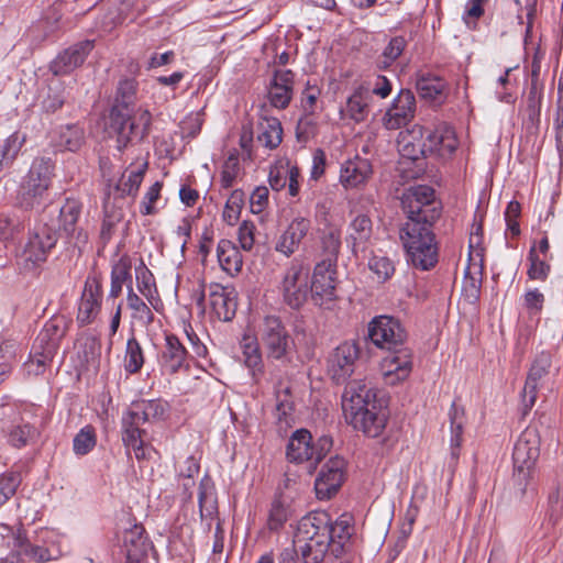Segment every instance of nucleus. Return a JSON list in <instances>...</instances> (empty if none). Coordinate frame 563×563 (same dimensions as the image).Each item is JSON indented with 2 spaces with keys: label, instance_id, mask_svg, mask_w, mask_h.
Here are the masks:
<instances>
[{
  "label": "nucleus",
  "instance_id": "29",
  "mask_svg": "<svg viewBox=\"0 0 563 563\" xmlns=\"http://www.w3.org/2000/svg\"><path fill=\"white\" fill-rule=\"evenodd\" d=\"M373 234V222L366 214L356 216L349 225L347 243L352 252H364Z\"/></svg>",
  "mask_w": 563,
  "mask_h": 563
},
{
  "label": "nucleus",
  "instance_id": "26",
  "mask_svg": "<svg viewBox=\"0 0 563 563\" xmlns=\"http://www.w3.org/2000/svg\"><path fill=\"white\" fill-rule=\"evenodd\" d=\"M372 175L368 159L355 156L345 161L340 169V183L345 188H356L367 181Z\"/></svg>",
  "mask_w": 563,
  "mask_h": 563
},
{
  "label": "nucleus",
  "instance_id": "8",
  "mask_svg": "<svg viewBox=\"0 0 563 563\" xmlns=\"http://www.w3.org/2000/svg\"><path fill=\"white\" fill-rule=\"evenodd\" d=\"M333 441L329 435H321L316 442L306 429L296 430L289 438L286 456L291 463H307L309 473H313L318 464L332 448Z\"/></svg>",
  "mask_w": 563,
  "mask_h": 563
},
{
  "label": "nucleus",
  "instance_id": "3",
  "mask_svg": "<svg viewBox=\"0 0 563 563\" xmlns=\"http://www.w3.org/2000/svg\"><path fill=\"white\" fill-rule=\"evenodd\" d=\"M342 409L345 420L369 438L379 437L386 427L387 412L377 400L375 390L363 380L346 384Z\"/></svg>",
  "mask_w": 563,
  "mask_h": 563
},
{
  "label": "nucleus",
  "instance_id": "42",
  "mask_svg": "<svg viewBox=\"0 0 563 563\" xmlns=\"http://www.w3.org/2000/svg\"><path fill=\"white\" fill-rule=\"evenodd\" d=\"M126 280H131V262L129 257L122 256L112 266L109 296L117 298L121 294L123 284Z\"/></svg>",
  "mask_w": 563,
  "mask_h": 563
},
{
  "label": "nucleus",
  "instance_id": "30",
  "mask_svg": "<svg viewBox=\"0 0 563 563\" xmlns=\"http://www.w3.org/2000/svg\"><path fill=\"white\" fill-rule=\"evenodd\" d=\"M398 150L404 157L416 161L420 156H427L426 140H422V128L413 126L411 130L400 132Z\"/></svg>",
  "mask_w": 563,
  "mask_h": 563
},
{
  "label": "nucleus",
  "instance_id": "18",
  "mask_svg": "<svg viewBox=\"0 0 563 563\" xmlns=\"http://www.w3.org/2000/svg\"><path fill=\"white\" fill-rule=\"evenodd\" d=\"M334 274L331 263L321 262L316 265L312 282L309 283V292L316 305L322 307L335 299Z\"/></svg>",
  "mask_w": 563,
  "mask_h": 563
},
{
  "label": "nucleus",
  "instance_id": "45",
  "mask_svg": "<svg viewBox=\"0 0 563 563\" xmlns=\"http://www.w3.org/2000/svg\"><path fill=\"white\" fill-rule=\"evenodd\" d=\"M321 249L325 256L322 262L333 263L336 261V257L341 247V231L336 228L330 227L327 230H323L321 236Z\"/></svg>",
  "mask_w": 563,
  "mask_h": 563
},
{
  "label": "nucleus",
  "instance_id": "63",
  "mask_svg": "<svg viewBox=\"0 0 563 563\" xmlns=\"http://www.w3.org/2000/svg\"><path fill=\"white\" fill-rule=\"evenodd\" d=\"M64 102V90L49 87L46 97L42 101V108L47 113H54L63 107Z\"/></svg>",
  "mask_w": 563,
  "mask_h": 563
},
{
  "label": "nucleus",
  "instance_id": "15",
  "mask_svg": "<svg viewBox=\"0 0 563 563\" xmlns=\"http://www.w3.org/2000/svg\"><path fill=\"white\" fill-rule=\"evenodd\" d=\"M539 454V438L536 430H525L517 440L512 452L514 465L518 474L526 478Z\"/></svg>",
  "mask_w": 563,
  "mask_h": 563
},
{
  "label": "nucleus",
  "instance_id": "54",
  "mask_svg": "<svg viewBox=\"0 0 563 563\" xmlns=\"http://www.w3.org/2000/svg\"><path fill=\"white\" fill-rule=\"evenodd\" d=\"M21 482L22 476L19 472H8L0 476V507L15 494Z\"/></svg>",
  "mask_w": 563,
  "mask_h": 563
},
{
  "label": "nucleus",
  "instance_id": "51",
  "mask_svg": "<svg viewBox=\"0 0 563 563\" xmlns=\"http://www.w3.org/2000/svg\"><path fill=\"white\" fill-rule=\"evenodd\" d=\"M141 423L136 422V419L132 418L128 412L122 418V441L130 453V448L140 445V442L143 441L142 434L144 430L141 429Z\"/></svg>",
  "mask_w": 563,
  "mask_h": 563
},
{
  "label": "nucleus",
  "instance_id": "1",
  "mask_svg": "<svg viewBox=\"0 0 563 563\" xmlns=\"http://www.w3.org/2000/svg\"><path fill=\"white\" fill-rule=\"evenodd\" d=\"M371 342L389 352L382 360L380 371L387 385L407 379L412 371V355L406 347L407 331L401 322L391 316H377L367 327Z\"/></svg>",
  "mask_w": 563,
  "mask_h": 563
},
{
  "label": "nucleus",
  "instance_id": "5",
  "mask_svg": "<svg viewBox=\"0 0 563 563\" xmlns=\"http://www.w3.org/2000/svg\"><path fill=\"white\" fill-rule=\"evenodd\" d=\"M399 239L406 252L407 262L420 271L432 269L439 261V249L432 225L405 222Z\"/></svg>",
  "mask_w": 563,
  "mask_h": 563
},
{
  "label": "nucleus",
  "instance_id": "36",
  "mask_svg": "<svg viewBox=\"0 0 563 563\" xmlns=\"http://www.w3.org/2000/svg\"><path fill=\"white\" fill-rule=\"evenodd\" d=\"M84 142V129L78 124H66L59 129L56 145L63 151L76 152Z\"/></svg>",
  "mask_w": 563,
  "mask_h": 563
},
{
  "label": "nucleus",
  "instance_id": "64",
  "mask_svg": "<svg viewBox=\"0 0 563 563\" xmlns=\"http://www.w3.org/2000/svg\"><path fill=\"white\" fill-rule=\"evenodd\" d=\"M269 190L265 186L256 187L250 197L251 211L255 214L262 213L268 206Z\"/></svg>",
  "mask_w": 563,
  "mask_h": 563
},
{
  "label": "nucleus",
  "instance_id": "6",
  "mask_svg": "<svg viewBox=\"0 0 563 563\" xmlns=\"http://www.w3.org/2000/svg\"><path fill=\"white\" fill-rule=\"evenodd\" d=\"M54 175L51 158H35L20 186L16 203L24 210H41L49 200V187Z\"/></svg>",
  "mask_w": 563,
  "mask_h": 563
},
{
  "label": "nucleus",
  "instance_id": "49",
  "mask_svg": "<svg viewBox=\"0 0 563 563\" xmlns=\"http://www.w3.org/2000/svg\"><path fill=\"white\" fill-rule=\"evenodd\" d=\"M146 169L147 163L145 162L139 168L130 170L128 174L124 173L117 186L118 190H120L123 196H135L143 181Z\"/></svg>",
  "mask_w": 563,
  "mask_h": 563
},
{
  "label": "nucleus",
  "instance_id": "16",
  "mask_svg": "<svg viewBox=\"0 0 563 563\" xmlns=\"http://www.w3.org/2000/svg\"><path fill=\"white\" fill-rule=\"evenodd\" d=\"M345 461L340 456L331 457L321 468L314 481L319 499H330L341 487L344 479Z\"/></svg>",
  "mask_w": 563,
  "mask_h": 563
},
{
  "label": "nucleus",
  "instance_id": "4",
  "mask_svg": "<svg viewBox=\"0 0 563 563\" xmlns=\"http://www.w3.org/2000/svg\"><path fill=\"white\" fill-rule=\"evenodd\" d=\"M327 525L324 510L311 511L299 520L295 544L303 563H322L329 552L332 554Z\"/></svg>",
  "mask_w": 563,
  "mask_h": 563
},
{
  "label": "nucleus",
  "instance_id": "32",
  "mask_svg": "<svg viewBox=\"0 0 563 563\" xmlns=\"http://www.w3.org/2000/svg\"><path fill=\"white\" fill-rule=\"evenodd\" d=\"M167 409V402L161 399L141 400L133 402L128 413L136 419V422L144 424L163 418Z\"/></svg>",
  "mask_w": 563,
  "mask_h": 563
},
{
  "label": "nucleus",
  "instance_id": "22",
  "mask_svg": "<svg viewBox=\"0 0 563 563\" xmlns=\"http://www.w3.org/2000/svg\"><path fill=\"white\" fill-rule=\"evenodd\" d=\"M189 354L179 339L174 334L165 336V345L159 357L162 369L167 374H176L189 368Z\"/></svg>",
  "mask_w": 563,
  "mask_h": 563
},
{
  "label": "nucleus",
  "instance_id": "43",
  "mask_svg": "<svg viewBox=\"0 0 563 563\" xmlns=\"http://www.w3.org/2000/svg\"><path fill=\"white\" fill-rule=\"evenodd\" d=\"M81 213V203L75 199H67L59 209V222L67 235L76 231V224Z\"/></svg>",
  "mask_w": 563,
  "mask_h": 563
},
{
  "label": "nucleus",
  "instance_id": "50",
  "mask_svg": "<svg viewBox=\"0 0 563 563\" xmlns=\"http://www.w3.org/2000/svg\"><path fill=\"white\" fill-rule=\"evenodd\" d=\"M37 435V430L27 422L13 424L8 432V441L14 448H23Z\"/></svg>",
  "mask_w": 563,
  "mask_h": 563
},
{
  "label": "nucleus",
  "instance_id": "27",
  "mask_svg": "<svg viewBox=\"0 0 563 563\" xmlns=\"http://www.w3.org/2000/svg\"><path fill=\"white\" fill-rule=\"evenodd\" d=\"M68 329V321L63 316H54L45 322L34 344L57 353L62 339Z\"/></svg>",
  "mask_w": 563,
  "mask_h": 563
},
{
  "label": "nucleus",
  "instance_id": "60",
  "mask_svg": "<svg viewBox=\"0 0 563 563\" xmlns=\"http://www.w3.org/2000/svg\"><path fill=\"white\" fill-rule=\"evenodd\" d=\"M162 187L163 184L161 181H155L145 192L143 200L140 205V212L143 216H151L157 212L155 203L161 197Z\"/></svg>",
  "mask_w": 563,
  "mask_h": 563
},
{
  "label": "nucleus",
  "instance_id": "33",
  "mask_svg": "<svg viewBox=\"0 0 563 563\" xmlns=\"http://www.w3.org/2000/svg\"><path fill=\"white\" fill-rule=\"evenodd\" d=\"M217 257L222 271L230 276H234L242 268V254L230 240L222 239L219 241L217 246Z\"/></svg>",
  "mask_w": 563,
  "mask_h": 563
},
{
  "label": "nucleus",
  "instance_id": "34",
  "mask_svg": "<svg viewBox=\"0 0 563 563\" xmlns=\"http://www.w3.org/2000/svg\"><path fill=\"white\" fill-rule=\"evenodd\" d=\"M26 142V135L20 132H13L2 143H0V173L4 168L13 165L19 153Z\"/></svg>",
  "mask_w": 563,
  "mask_h": 563
},
{
  "label": "nucleus",
  "instance_id": "58",
  "mask_svg": "<svg viewBox=\"0 0 563 563\" xmlns=\"http://www.w3.org/2000/svg\"><path fill=\"white\" fill-rule=\"evenodd\" d=\"M528 261L530 263L528 268L529 278L533 280H545L550 272V265L539 257L534 246L529 251Z\"/></svg>",
  "mask_w": 563,
  "mask_h": 563
},
{
  "label": "nucleus",
  "instance_id": "61",
  "mask_svg": "<svg viewBox=\"0 0 563 563\" xmlns=\"http://www.w3.org/2000/svg\"><path fill=\"white\" fill-rule=\"evenodd\" d=\"M0 534L2 537H12V548L16 552V556L24 555V550L31 545L23 530L18 529L16 532L7 525H0Z\"/></svg>",
  "mask_w": 563,
  "mask_h": 563
},
{
  "label": "nucleus",
  "instance_id": "11",
  "mask_svg": "<svg viewBox=\"0 0 563 563\" xmlns=\"http://www.w3.org/2000/svg\"><path fill=\"white\" fill-rule=\"evenodd\" d=\"M311 229L312 222L309 217L295 216L276 239L275 251L286 257L292 256L299 251L302 242L310 234Z\"/></svg>",
  "mask_w": 563,
  "mask_h": 563
},
{
  "label": "nucleus",
  "instance_id": "57",
  "mask_svg": "<svg viewBox=\"0 0 563 563\" xmlns=\"http://www.w3.org/2000/svg\"><path fill=\"white\" fill-rule=\"evenodd\" d=\"M198 504L201 518H211L217 510L212 489L203 481L199 485Z\"/></svg>",
  "mask_w": 563,
  "mask_h": 563
},
{
  "label": "nucleus",
  "instance_id": "55",
  "mask_svg": "<svg viewBox=\"0 0 563 563\" xmlns=\"http://www.w3.org/2000/svg\"><path fill=\"white\" fill-rule=\"evenodd\" d=\"M96 445V433L92 427L82 428L74 438V451L78 455L89 453Z\"/></svg>",
  "mask_w": 563,
  "mask_h": 563
},
{
  "label": "nucleus",
  "instance_id": "56",
  "mask_svg": "<svg viewBox=\"0 0 563 563\" xmlns=\"http://www.w3.org/2000/svg\"><path fill=\"white\" fill-rule=\"evenodd\" d=\"M289 511L287 507L282 503L280 499L273 500L268 518H267V527L271 531L279 530L285 522L288 520Z\"/></svg>",
  "mask_w": 563,
  "mask_h": 563
},
{
  "label": "nucleus",
  "instance_id": "46",
  "mask_svg": "<svg viewBox=\"0 0 563 563\" xmlns=\"http://www.w3.org/2000/svg\"><path fill=\"white\" fill-rule=\"evenodd\" d=\"M407 46V42L404 36H394L389 40L388 44L383 49L382 54L377 58L376 65L379 69H387L390 67L397 58L402 54Z\"/></svg>",
  "mask_w": 563,
  "mask_h": 563
},
{
  "label": "nucleus",
  "instance_id": "62",
  "mask_svg": "<svg viewBox=\"0 0 563 563\" xmlns=\"http://www.w3.org/2000/svg\"><path fill=\"white\" fill-rule=\"evenodd\" d=\"M240 170V163L238 157L231 155L228 157L223 165L221 173V186L225 189L233 186Z\"/></svg>",
  "mask_w": 563,
  "mask_h": 563
},
{
  "label": "nucleus",
  "instance_id": "40",
  "mask_svg": "<svg viewBox=\"0 0 563 563\" xmlns=\"http://www.w3.org/2000/svg\"><path fill=\"white\" fill-rule=\"evenodd\" d=\"M55 355L56 353L33 344L30 358L24 363V368L29 375H41L45 372L46 367L51 365Z\"/></svg>",
  "mask_w": 563,
  "mask_h": 563
},
{
  "label": "nucleus",
  "instance_id": "52",
  "mask_svg": "<svg viewBox=\"0 0 563 563\" xmlns=\"http://www.w3.org/2000/svg\"><path fill=\"white\" fill-rule=\"evenodd\" d=\"M244 199L245 194L241 189L233 190L229 196L223 210V220L228 224L233 225L239 220Z\"/></svg>",
  "mask_w": 563,
  "mask_h": 563
},
{
  "label": "nucleus",
  "instance_id": "59",
  "mask_svg": "<svg viewBox=\"0 0 563 563\" xmlns=\"http://www.w3.org/2000/svg\"><path fill=\"white\" fill-rule=\"evenodd\" d=\"M122 212L120 210H115L114 208L110 209L108 203L104 205V218L101 224L100 238L107 243L110 241L114 227L121 221Z\"/></svg>",
  "mask_w": 563,
  "mask_h": 563
},
{
  "label": "nucleus",
  "instance_id": "24",
  "mask_svg": "<svg viewBox=\"0 0 563 563\" xmlns=\"http://www.w3.org/2000/svg\"><path fill=\"white\" fill-rule=\"evenodd\" d=\"M93 48V41H82L74 44L60 53L53 63V71L56 75L68 74L79 67Z\"/></svg>",
  "mask_w": 563,
  "mask_h": 563
},
{
  "label": "nucleus",
  "instance_id": "10",
  "mask_svg": "<svg viewBox=\"0 0 563 563\" xmlns=\"http://www.w3.org/2000/svg\"><path fill=\"white\" fill-rule=\"evenodd\" d=\"M279 290L284 301L292 309L300 308L309 295V268L302 260L292 258L284 271Z\"/></svg>",
  "mask_w": 563,
  "mask_h": 563
},
{
  "label": "nucleus",
  "instance_id": "9",
  "mask_svg": "<svg viewBox=\"0 0 563 563\" xmlns=\"http://www.w3.org/2000/svg\"><path fill=\"white\" fill-rule=\"evenodd\" d=\"M400 200L402 210L408 218L406 222L433 225L440 218V203L435 200L434 190L430 186L410 187L404 191Z\"/></svg>",
  "mask_w": 563,
  "mask_h": 563
},
{
  "label": "nucleus",
  "instance_id": "48",
  "mask_svg": "<svg viewBox=\"0 0 563 563\" xmlns=\"http://www.w3.org/2000/svg\"><path fill=\"white\" fill-rule=\"evenodd\" d=\"M482 286V268L476 265H468L464 272L463 292L471 302L479 298Z\"/></svg>",
  "mask_w": 563,
  "mask_h": 563
},
{
  "label": "nucleus",
  "instance_id": "53",
  "mask_svg": "<svg viewBox=\"0 0 563 563\" xmlns=\"http://www.w3.org/2000/svg\"><path fill=\"white\" fill-rule=\"evenodd\" d=\"M368 268L379 283L389 280L395 274L393 261L386 256H373L368 261Z\"/></svg>",
  "mask_w": 563,
  "mask_h": 563
},
{
  "label": "nucleus",
  "instance_id": "19",
  "mask_svg": "<svg viewBox=\"0 0 563 563\" xmlns=\"http://www.w3.org/2000/svg\"><path fill=\"white\" fill-rule=\"evenodd\" d=\"M102 285L99 278L89 277L81 294L78 306L77 322L80 327L90 324L101 308Z\"/></svg>",
  "mask_w": 563,
  "mask_h": 563
},
{
  "label": "nucleus",
  "instance_id": "7",
  "mask_svg": "<svg viewBox=\"0 0 563 563\" xmlns=\"http://www.w3.org/2000/svg\"><path fill=\"white\" fill-rule=\"evenodd\" d=\"M258 339L268 361L290 363L296 343L280 317L267 314L258 324Z\"/></svg>",
  "mask_w": 563,
  "mask_h": 563
},
{
  "label": "nucleus",
  "instance_id": "31",
  "mask_svg": "<svg viewBox=\"0 0 563 563\" xmlns=\"http://www.w3.org/2000/svg\"><path fill=\"white\" fill-rule=\"evenodd\" d=\"M371 92L369 88L363 85L356 87L347 98L342 112L354 122H363L369 112Z\"/></svg>",
  "mask_w": 563,
  "mask_h": 563
},
{
  "label": "nucleus",
  "instance_id": "35",
  "mask_svg": "<svg viewBox=\"0 0 563 563\" xmlns=\"http://www.w3.org/2000/svg\"><path fill=\"white\" fill-rule=\"evenodd\" d=\"M283 140V128L276 118H265L258 124L257 142L266 148H276Z\"/></svg>",
  "mask_w": 563,
  "mask_h": 563
},
{
  "label": "nucleus",
  "instance_id": "41",
  "mask_svg": "<svg viewBox=\"0 0 563 563\" xmlns=\"http://www.w3.org/2000/svg\"><path fill=\"white\" fill-rule=\"evenodd\" d=\"M145 362L143 349L134 334L126 341L124 369L129 374L139 373Z\"/></svg>",
  "mask_w": 563,
  "mask_h": 563
},
{
  "label": "nucleus",
  "instance_id": "25",
  "mask_svg": "<svg viewBox=\"0 0 563 563\" xmlns=\"http://www.w3.org/2000/svg\"><path fill=\"white\" fill-rule=\"evenodd\" d=\"M209 303L219 320L231 321L235 316L236 302L233 290L220 284L210 285Z\"/></svg>",
  "mask_w": 563,
  "mask_h": 563
},
{
  "label": "nucleus",
  "instance_id": "20",
  "mask_svg": "<svg viewBox=\"0 0 563 563\" xmlns=\"http://www.w3.org/2000/svg\"><path fill=\"white\" fill-rule=\"evenodd\" d=\"M328 519V539L332 547V555L340 558L350 549L351 538L354 534L353 519L350 515L343 514L335 520H332L330 514L325 511Z\"/></svg>",
  "mask_w": 563,
  "mask_h": 563
},
{
  "label": "nucleus",
  "instance_id": "28",
  "mask_svg": "<svg viewBox=\"0 0 563 563\" xmlns=\"http://www.w3.org/2000/svg\"><path fill=\"white\" fill-rule=\"evenodd\" d=\"M241 349L244 364L250 369L252 379L255 383H258L261 376L264 374V362L258 335H243L241 340Z\"/></svg>",
  "mask_w": 563,
  "mask_h": 563
},
{
  "label": "nucleus",
  "instance_id": "38",
  "mask_svg": "<svg viewBox=\"0 0 563 563\" xmlns=\"http://www.w3.org/2000/svg\"><path fill=\"white\" fill-rule=\"evenodd\" d=\"M136 286L139 291L148 300L151 306L157 310L159 301L155 279L152 272L145 266L136 268Z\"/></svg>",
  "mask_w": 563,
  "mask_h": 563
},
{
  "label": "nucleus",
  "instance_id": "47",
  "mask_svg": "<svg viewBox=\"0 0 563 563\" xmlns=\"http://www.w3.org/2000/svg\"><path fill=\"white\" fill-rule=\"evenodd\" d=\"M128 307L132 310V318L142 325H150L154 321L151 308L129 287L126 296Z\"/></svg>",
  "mask_w": 563,
  "mask_h": 563
},
{
  "label": "nucleus",
  "instance_id": "37",
  "mask_svg": "<svg viewBox=\"0 0 563 563\" xmlns=\"http://www.w3.org/2000/svg\"><path fill=\"white\" fill-rule=\"evenodd\" d=\"M450 423H451V454L454 459L459 456V450L462 443V434L464 429V409L459 407L455 402L452 404L450 409Z\"/></svg>",
  "mask_w": 563,
  "mask_h": 563
},
{
  "label": "nucleus",
  "instance_id": "44",
  "mask_svg": "<svg viewBox=\"0 0 563 563\" xmlns=\"http://www.w3.org/2000/svg\"><path fill=\"white\" fill-rule=\"evenodd\" d=\"M421 98L441 102L444 99L445 82L439 77H421L417 81Z\"/></svg>",
  "mask_w": 563,
  "mask_h": 563
},
{
  "label": "nucleus",
  "instance_id": "39",
  "mask_svg": "<svg viewBox=\"0 0 563 563\" xmlns=\"http://www.w3.org/2000/svg\"><path fill=\"white\" fill-rule=\"evenodd\" d=\"M275 397L277 419L288 423V418L292 415L295 409L290 386L278 382L275 385Z\"/></svg>",
  "mask_w": 563,
  "mask_h": 563
},
{
  "label": "nucleus",
  "instance_id": "14",
  "mask_svg": "<svg viewBox=\"0 0 563 563\" xmlns=\"http://www.w3.org/2000/svg\"><path fill=\"white\" fill-rule=\"evenodd\" d=\"M416 98L411 90L401 89L394 98L382 121L387 130H398L415 118Z\"/></svg>",
  "mask_w": 563,
  "mask_h": 563
},
{
  "label": "nucleus",
  "instance_id": "21",
  "mask_svg": "<svg viewBox=\"0 0 563 563\" xmlns=\"http://www.w3.org/2000/svg\"><path fill=\"white\" fill-rule=\"evenodd\" d=\"M122 542L126 556L125 563H145L152 543L142 525L134 523L130 528H125Z\"/></svg>",
  "mask_w": 563,
  "mask_h": 563
},
{
  "label": "nucleus",
  "instance_id": "13",
  "mask_svg": "<svg viewBox=\"0 0 563 563\" xmlns=\"http://www.w3.org/2000/svg\"><path fill=\"white\" fill-rule=\"evenodd\" d=\"M57 240L58 234L54 227L47 223L38 224L24 247L23 256L25 261L33 265L45 262Z\"/></svg>",
  "mask_w": 563,
  "mask_h": 563
},
{
  "label": "nucleus",
  "instance_id": "12",
  "mask_svg": "<svg viewBox=\"0 0 563 563\" xmlns=\"http://www.w3.org/2000/svg\"><path fill=\"white\" fill-rule=\"evenodd\" d=\"M360 356L355 342L345 341L334 349L329 357L328 371L336 384H344L354 373Z\"/></svg>",
  "mask_w": 563,
  "mask_h": 563
},
{
  "label": "nucleus",
  "instance_id": "2",
  "mask_svg": "<svg viewBox=\"0 0 563 563\" xmlns=\"http://www.w3.org/2000/svg\"><path fill=\"white\" fill-rule=\"evenodd\" d=\"M136 89L134 79L121 80L117 89L115 103L110 112V129L115 134L119 151L140 144L150 134L151 112L143 108L134 112L129 109L134 103Z\"/></svg>",
  "mask_w": 563,
  "mask_h": 563
},
{
  "label": "nucleus",
  "instance_id": "23",
  "mask_svg": "<svg viewBox=\"0 0 563 563\" xmlns=\"http://www.w3.org/2000/svg\"><path fill=\"white\" fill-rule=\"evenodd\" d=\"M459 141L455 131L446 123L438 124L426 139L427 155L435 154L439 157H450L457 148Z\"/></svg>",
  "mask_w": 563,
  "mask_h": 563
},
{
  "label": "nucleus",
  "instance_id": "17",
  "mask_svg": "<svg viewBox=\"0 0 563 563\" xmlns=\"http://www.w3.org/2000/svg\"><path fill=\"white\" fill-rule=\"evenodd\" d=\"M551 364V355L547 352H541L533 360L521 393L525 412L534 406L541 382L548 376Z\"/></svg>",
  "mask_w": 563,
  "mask_h": 563
}]
</instances>
